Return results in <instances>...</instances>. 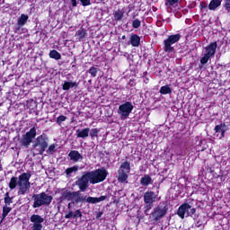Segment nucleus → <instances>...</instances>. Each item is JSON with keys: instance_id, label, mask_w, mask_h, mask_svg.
Instances as JSON below:
<instances>
[{"instance_id": "1", "label": "nucleus", "mask_w": 230, "mask_h": 230, "mask_svg": "<svg viewBox=\"0 0 230 230\" xmlns=\"http://www.w3.org/2000/svg\"><path fill=\"white\" fill-rule=\"evenodd\" d=\"M64 197L66 200H70L72 204H80L87 202L88 204H98V202H103L107 197L101 196L99 198L87 197V195H83L80 190L77 191H66L64 193Z\"/></svg>"}, {"instance_id": "2", "label": "nucleus", "mask_w": 230, "mask_h": 230, "mask_svg": "<svg viewBox=\"0 0 230 230\" xmlns=\"http://www.w3.org/2000/svg\"><path fill=\"white\" fill-rule=\"evenodd\" d=\"M49 143V138L48 137V135L41 134L38 136L32 145L34 154H36V155H42V154L46 152Z\"/></svg>"}, {"instance_id": "3", "label": "nucleus", "mask_w": 230, "mask_h": 230, "mask_svg": "<svg viewBox=\"0 0 230 230\" xmlns=\"http://www.w3.org/2000/svg\"><path fill=\"white\" fill-rule=\"evenodd\" d=\"M30 179H31V173L30 172H23L18 177L19 195H26V193H30V188H31Z\"/></svg>"}, {"instance_id": "4", "label": "nucleus", "mask_w": 230, "mask_h": 230, "mask_svg": "<svg viewBox=\"0 0 230 230\" xmlns=\"http://www.w3.org/2000/svg\"><path fill=\"white\" fill-rule=\"evenodd\" d=\"M88 177L90 178V184H100L107 179L109 172L105 168L96 169L91 172H86Z\"/></svg>"}, {"instance_id": "5", "label": "nucleus", "mask_w": 230, "mask_h": 230, "mask_svg": "<svg viewBox=\"0 0 230 230\" xmlns=\"http://www.w3.org/2000/svg\"><path fill=\"white\" fill-rule=\"evenodd\" d=\"M34 200L32 208L37 209V208H41V206H49L53 200V196L46 194V192H41L40 194H34L32 196Z\"/></svg>"}, {"instance_id": "6", "label": "nucleus", "mask_w": 230, "mask_h": 230, "mask_svg": "<svg viewBox=\"0 0 230 230\" xmlns=\"http://www.w3.org/2000/svg\"><path fill=\"white\" fill-rule=\"evenodd\" d=\"M217 42H212L205 48V54L200 59V64H202V66H204V64H208L209 58L215 57V53H217Z\"/></svg>"}, {"instance_id": "7", "label": "nucleus", "mask_w": 230, "mask_h": 230, "mask_svg": "<svg viewBox=\"0 0 230 230\" xmlns=\"http://www.w3.org/2000/svg\"><path fill=\"white\" fill-rule=\"evenodd\" d=\"M194 213H197V209L195 208H191L188 203H183L179 207L177 215L180 218L184 219L188 217H193Z\"/></svg>"}, {"instance_id": "8", "label": "nucleus", "mask_w": 230, "mask_h": 230, "mask_svg": "<svg viewBox=\"0 0 230 230\" xmlns=\"http://www.w3.org/2000/svg\"><path fill=\"white\" fill-rule=\"evenodd\" d=\"M118 173L119 182H127V180L128 179V173H130V163H128V161L123 162L120 164Z\"/></svg>"}, {"instance_id": "9", "label": "nucleus", "mask_w": 230, "mask_h": 230, "mask_svg": "<svg viewBox=\"0 0 230 230\" xmlns=\"http://www.w3.org/2000/svg\"><path fill=\"white\" fill-rule=\"evenodd\" d=\"M37 137V129L35 128H31L26 134L22 135L20 143L22 146L28 148L31 143H33L34 137Z\"/></svg>"}, {"instance_id": "10", "label": "nucleus", "mask_w": 230, "mask_h": 230, "mask_svg": "<svg viewBox=\"0 0 230 230\" xmlns=\"http://www.w3.org/2000/svg\"><path fill=\"white\" fill-rule=\"evenodd\" d=\"M132 111H134V105L132 102H126L119 107L118 114L120 116L121 119H127V118H128L132 113Z\"/></svg>"}, {"instance_id": "11", "label": "nucleus", "mask_w": 230, "mask_h": 230, "mask_svg": "<svg viewBox=\"0 0 230 230\" xmlns=\"http://www.w3.org/2000/svg\"><path fill=\"white\" fill-rule=\"evenodd\" d=\"M179 40H181V34L171 35L168 37V39L164 40V49L165 53H173L174 49L172 46H173V44H175L176 42H179Z\"/></svg>"}, {"instance_id": "12", "label": "nucleus", "mask_w": 230, "mask_h": 230, "mask_svg": "<svg viewBox=\"0 0 230 230\" xmlns=\"http://www.w3.org/2000/svg\"><path fill=\"white\" fill-rule=\"evenodd\" d=\"M89 182H91L89 174L84 172L79 179H77V181H75V186L79 188L80 191H87Z\"/></svg>"}, {"instance_id": "13", "label": "nucleus", "mask_w": 230, "mask_h": 230, "mask_svg": "<svg viewBox=\"0 0 230 230\" xmlns=\"http://www.w3.org/2000/svg\"><path fill=\"white\" fill-rule=\"evenodd\" d=\"M30 220L32 224L31 230H42L44 217H42L40 215L33 214Z\"/></svg>"}, {"instance_id": "14", "label": "nucleus", "mask_w": 230, "mask_h": 230, "mask_svg": "<svg viewBox=\"0 0 230 230\" xmlns=\"http://www.w3.org/2000/svg\"><path fill=\"white\" fill-rule=\"evenodd\" d=\"M155 200H157V194H155V192L150 190V191H146L144 194V202L145 204H148L146 206V209H150L152 206V204L154 202H155Z\"/></svg>"}, {"instance_id": "15", "label": "nucleus", "mask_w": 230, "mask_h": 230, "mask_svg": "<svg viewBox=\"0 0 230 230\" xmlns=\"http://www.w3.org/2000/svg\"><path fill=\"white\" fill-rule=\"evenodd\" d=\"M166 211H168L166 207L158 206L154 209V211L151 214V217L154 218L155 222H157L158 220H161V218H163L164 215H166Z\"/></svg>"}, {"instance_id": "16", "label": "nucleus", "mask_w": 230, "mask_h": 230, "mask_svg": "<svg viewBox=\"0 0 230 230\" xmlns=\"http://www.w3.org/2000/svg\"><path fill=\"white\" fill-rule=\"evenodd\" d=\"M30 19V16L28 14H21L20 17L17 19V23H16V29L15 31H19L22 26H26V22H28V20Z\"/></svg>"}, {"instance_id": "17", "label": "nucleus", "mask_w": 230, "mask_h": 230, "mask_svg": "<svg viewBox=\"0 0 230 230\" xmlns=\"http://www.w3.org/2000/svg\"><path fill=\"white\" fill-rule=\"evenodd\" d=\"M179 4V0H165L166 10L169 13L175 12V8Z\"/></svg>"}, {"instance_id": "18", "label": "nucleus", "mask_w": 230, "mask_h": 230, "mask_svg": "<svg viewBox=\"0 0 230 230\" xmlns=\"http://www.w3.org/2000/svg\"><path fill=\"white\" fill-rule=\"evenodd\" d=\"M215 132L217 137L222 139L224 137V134H226V124L217 125L215 128Z\"/></svg>"}, {"instance_id": "19", "label": "nucleus", "mask_w": 230, "mask_h": 230, "mask_svg": "<svg viewBox=\"0 0 230 230\" xmlns=\"http://www.w3.org/2000/svg\"><path fill=\"white\" fill-rule=\"evenodd\" d=\"M68 156L74 163H78V161H82V159H84V156H82L78 151H71L68 154Z\"/></svg>"}, {"instance_id": "20", "label": "nucleus", "mask_w": 230, "mask_h": 230, "mask_svg": "<svg viewBox=\"0 0 230 230\" xmlns=\"http://www.w3.org/2000/svg\"><path fill=\"white\" fill-rule=\"evenodd\" d=\"M73 87H78V83L72 81H65L62 84L63 91H69V89H73Z\"/></svg>"}, {"instance_id": "21", "label": "nucleus", "mask_w": 230, "mask_h": 230, "mask_svg": "<svg viewBox=\"0 0 230 230\" xmlns=\"http://www.w3.org/2000/svg\"><path fill=\"white\" fill-rule=\"evenodd\" d=\"M140 184L142 186H150V184H154V181H152V177L146 174L140 179Z\"/></svg>"}, {"instance_id": "22", "label": "nucleus", "mask_w": 230, "mask_h": 230, "mask_svg": "<svg viewBox=\"0 0 230 230\" xmlns=\"http://www.w3.org/2000/svg\"><path fill=\"white\" fill-rule=\"evenodd\" d=\"M141 43V38L137 36V34H132L130 37V44L133 48H137Z\"/></svg>"}, {"instance_id": "23", "label": "nucleus", "mask_w": 230, "mask_h": 230, "mask_svg": "<svg viewBox=\"0 0 230 230\" xmlns=\"http://www.w3.org/2000/svg\"><path fill=\"white\" fill-rule=\"evenodd\" d=\"M125 15V9H118L113 13L114 21H121Z\"/></svg>"}, {"instance_id": "24", "label": "nucleus", "mask_w": 230, "mask_h": 230, "mask_svg": "<svg viewBox=\"0 0 230 230\" xmlns=\"http://www.w3.org/2000/svg\"><path fill=\"white\" fill-rule=\"evenodd\" d=\"M91 129L89 128H85L82 130H77V137H82V139H85V137H89V133Z\"/></svg>"}, {"instance_id": "25", "label": "nucleus", "mask_w": 230, "mask_h": 230, "mask_svg": "<svg viewBox=\"0 0 230 230\" xmlns=\"http://www.w3.org/2000/svg\"><path fill=\"white\" fill-rule=\"evenodd\" d=\"M17 186H19V178L17 177L11 178V181L9 182L10 190H15Z\"/></svg>"}, {"instance_id": "26", "label": "nucleus", "mask_w": 230, "mask_h": 230, "mask_svg": "<svg viewBox=\"0 0 230 230\" xmlns=\"http://www.w3.org/2000/svg\"><path fill=\"white\" fill-rule=\"evenodd\" d=\"M222 4V0H211V2L208 4V8L210 10H215L216 8H218Z\"/></svg>"}, {"instance_id": "27", "label": "nucleus", "mask_w": 230, "mask_h": 230, "mask_svg": "<svg viewBox=\"0 0 230 230\" xmlns=\"http://www.w3.org/2000/svg\"><path fill=\"white\" fill-rule=\"evenodd\" d=\"M75 37H77L79 40H82V39H85V37H87V32L84 29L78 30L75 32Z\"/></svg>"}, {"instance_id": "28", "label": "nucleus", "mask_w": 230, "mask_h": 230, "mask_svg": "<svg viewBox=\"0 0 230 230\" xmlns=\"http://www.w3.org/2000/svg\"><path fill=\"white\" fill-rule=\"evenodd\" d=\"M49 58H54V60H60V58H62V55H60L58 51L53 49L49 52Z\"/></svg>"}, {"instance_id": "29", "label": "nucleus", "mask_w": 230, "mask_h": 230, "mask_svg": "<svg viewBox=\"0 0 230 230\" xmlns=\"http://www.w3.org/2000/svg\"><path fill=\"white\" fill-rule=\"evenodd\" d=\"M160 94H172V88L170 85H164L160 88Z\"/></svg>"}, {"instance_id": "30", "label": "nucleus", "mask_w": 230, "mask_h": 230, "mask_svg": "<svg viewBox=\"0 0 230 230\" xmlns=\"http://www.w3.org/2000/svg\"><path fill=\"white\" fill-rule=\"evenodd\" d=\"M76 172H78V166L77 165H74L70 168H67L66 170V175L70 176L72 173H76Z\"/></svg>"}, {"instance_id": "31", "label": "nucleus", "mask_w": 230, "mask_h": 230, "mask_svg": "<svg viewBox=\"0 0 230 230\" xmlns=\"http://www.w3.org/2000/svg\"><path fill=\"white\" fill-rule=\"evenodd\" d=\"M10 211H12V208L8 207V206H4L3 208V213H2V217L3 218H6V217H8V213H10Z\"/></svg>"}, {"instance_id": "32", "label": "nucleus", "mask_w": 230, "mask_h": 230, "mask_svg": "<svg viewBox=\"0 0 230 230\" xmlns=\"http://www.w3.org/2000/svg\"><path fill=\"white\" fill-rule=\"evenodd\" d=\"M99 133H100V130L98 128H92L90 131L91 138L94 139V137H98Z\"/></svg>"}, {"instance_id": "33", "label": "nucleus", "mask_w": 230, "mask_h": 230, "mask_svg": "<svg viewBox=\"0 0 230 230\" xmlns=\"http://www.w3.org/2000/svg\"><path fill=\"white\" fill-rule=\"evenodd\" d=\"M57 150V145L52 144L49 146V148L47 149V154L49 155H53L55 154V151Z\"/></svg>"}, {"instance_id": "34", "label": "nucleus", "mask_w": 230, "mask_h": 230, "mask_svg": "<svg viewBox=\"0 0 230 230\" xmlns=\"http://www.w3.org/2000/svg\"><path fill=\"white\" fill-rule=\"evenodd\" d=\"M4 204L5 206H10L12 204V198H10V193L6 192L4 196Z\"/></svg>"}, {"instance_id": "35", "label": "nucleus", "mask_w": 230, "mask_h": 230, "mask_svg": "<svg viewBox=\"0 0 230 230\" xmlns=\"http://www.w3.org/2000/svg\"><path fill=\"white\" fill-rule=\"evenodd\" d=\"M141 26V21H139V19H136L132 22V27L135 30H137V28H139Z\"/></svg>"}, {"instance_id": "36", "label": "nucleus", "mask_w": 230, "mask_h": 230, "mask_svg": "<svg viewBox=\"0 0 230 230\" xmlns=\"http://www.w3.org/2000/svg\"><path fill=\"white\" fill-rule=\"evenodd\" d=\"M88 72L90 73V75H93V77H96V75L98 74V69L94 66L90 67V69L88 70Z\"/></svg>"}, {"instance_id": "37", "label": "nucleus", "mask_w": 230, "mask_h": 230, "mask_svg": "<svg viewBox=\"0 0 230 230\" xmlns=\"http://www.w3.org/2000/svg\"><path fill=\"white\" fill-rule=\"evenodd\" d=\"M82 6H91V0H78Z\"/></svg>"}, {"instance_id": "38", "label": "nucleus", "mask_w": 230, "mask_h": 230, "mask_svg": "<svg viewBox=\"0 0 230 230\" xmlns=\"http://www.w3.org/2000/svg\"><path fill=\"white\" fill-rule=\"evenodd\" d=\"M67 119V117L64 115H60L59 117L57 118V123L60 124L62 121H66Z\"/></svg>"}, {"instance_id": "39", "label": "nucleus", "mask_w": 230, "mask_h": 230, "mask_svg": "<svg viewBox=\"0 0 230 230\" xmlns=\"http://www.w3.org/2000/svg\"><path fill=\"white\" fill-rule=\"evenodd\" d=\"M225 9L230 13V0H225Z\"/></svg>"}, {"instance_id": "40", "label": "nucleus", "mask_w": 230, "mask_h": 230, "mask_svg": "<svg viewBox=\"0 0 230 230\" xmlns=\"http://www.w3.org/2000/svg\"><path fill=\"white\" fill-rule=\"evenodd\" d=\"M74 218H82V211H80V209L75 211Z\"/></svg>"}, {"instance_id": "41", "label": "nucleus", "mask_w": 230, "mask_h": 230, "mask_svg": "<svg viewBox=\"0 0 230 230\" xmlns=\"http://www.w3.org/2000/svg\"><path fill=\"white\" fill-rule=\"evenodd\" d=\"M65 218H75L74 212L70 211L67 215H66Z\"/></svg>"}, {"instance_id": "42", "label": "nucleus", "mask_w": 230, "mask_h": 230, "mask_svg": "<svg viewBox=\"0 0 230 230\" xmlns=\"http://www.w3.org/2000/svg\"><path fill=\"white\" fill-rule=\"evenodd\" d=\"M70 2L74 8H76L78 6V2L76 0H70Z\"/></svg>"}, {"instance_id": "43", "label": "nucleus", "mask_w": 230, "mask_h": 230, "mask_svg": "<svg viewBox=\"0 0 230 230\" xmlns=\"http://www.w3.org/2000/svg\"><path fill=\"white\" fill-rule=\"evenodd\" d=\"M124 57H126V58H128V60H129L130 58V54L129 53H125Z\"/></svg>"}, {"instance_id": "44", "label": "nucleus", "mask_w": 230, "mask_h": 230, "mask_svg": "<svg viewBox=\"0 0 230 230\" xmlns=\"http://www.w3.org/2000/svg\"><path fill=\"white\" fill-rule=\"evenodd\" d=\"M126 37L125 36H122V40H125Z\"/></svg>"}, {"instance_id": "45", "label": "nucleus", "mask_w": 230, "mask_h": 230, "mask_svg": "<svg viewBox=\"0 0 230 230\" xmlns=\"http://www.w3.org/2000/svg\"><path fill=\"white\" fill-rule=\"evenodd\" d=\"M97 217L100 218V215H98Z\"/></svg>"}, {"instance_id": "46", "label": "nucleus", "mask_w": 230, "mask_h": 230, "mask_svg": "<svg viewBox=\"0 0 230 230\" xmlns=\"http://www.w3.org/2000/svg\"><path fill=\"white\" fill-rule=\"evenodd\" d=\"M3 1V3H4V0H2Z\"/></svg>"}]
</instances>
